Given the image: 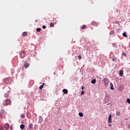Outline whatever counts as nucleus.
I'll return each mask as SVG.
<instances>
[{"label":"nucleus","mask_w":130,"mask_h":130,"mask_svg":"<svg viewBox=\"0 0 130 130\" xmlns=\"http://www.w3.org/2000/svg\"><path fill=\"white\" fill-rule=\"evenodd\" d=\"M26 55V51L25 50H21L19 52V56L20 58H24Z\"/></svg>","instance_id":"1"},{"label":"nucleus","mask_w":130,"mask_h":130,"mask_svg":"<svg viewBox=\"0 0 130 130\" xmlns=\"http://www.w3.org/2000/svg\"><path fill=\"white\" fill-rule=\"evenodd\" d=\"M11 103H12V101L9 99H7L5 100L4 102V106H7V105H10Z\"/></svg>","instance_id":"2"},{"label":"nucleus","mask_w":130,"mask_h":130,"mask_svg":"<svg viewBox=\"0 0 130 130\" xmlns=\"http://www.w3.org/2000/svg\"><path fill=\"white\" fill-rule=\"evenodd\" d=\"M104 83L105 84V86H106V87H107V85H108V79L104 78Z\"/></svg>","instance_id":"3"},{"label":"nucleus","mask_w":130,"mask_h":130,"mask_svg":"<svg viewBox=\"0 0 130 130\" xmlns=\"http://www.w3.org/2000/svg\"><path fill=\"white\" fill-rule=\"evenodd\" d=\"M91 25H92L93 26H95L96 27H97V26H98V25H99V24L98 23H97L95 21H92L91 22Z\"/></svg>","instance_id":"4"},{"label":"nucleus","mask_w":130,"mask_h":130,"mask_svg":"<svg viewBox=\"0 0 130 130\" xmlns=\"http://www.w3.org/2000/svg\"><path fill=\"white\" fill-rule=\"evenodd\" d=\"M111 117H112L111 114H110L109 116V118H108V123H111L112 122Z\"/></svg>","instance_id":"5"},{"label":"nucleus","mask_w":130,"mask_h":130,"mask_svg":"<svg viewBox=\"0 0 130 130\" xmlns=\"http://www.w3.org/2000/svg\"><path fill=\"white\" fill-rule=\"evenodd\" d=\"M24 67V68H25V69L29 68V63H27V61L25 62Z\"/></svg>","instance_id":"6"},{"label":"nucleus","mask_w":130,"mask_h":130,"mask_svg":"<svg viewBox=\"0 0 130 130\" xmlns=\"http://www.w3.org/2000/svg\"><path fill=\"white\" fill-rule=\"evenodd\" d=\"M4 127L5 129L8 130V129L10 128V125H9V124H6L4 125Z\"/></svg>","instance_id":"7"},{"label":"nucleus","mask_w":130,"mask_h":130,"mask_svg":"<svg viewBox=\"0 0 130 130\" xmlns=\"http://www.w3.org/2000/svg\"><path fill=\"white\" fill-rule=\"evenodd\" d=\"M62 91H63V92L64 93V94H68V89H63V90H62Z\"/></svg>","instance_id":"8"},{"label":"nucleus","mask_w":130,"mask_h":130,"mask_svg":"<svg viewBox=\"0 0 130 130\" xmlns=\"http://www.w3.org/2000/svg\"><path fill=\"white\" fill-rule=\"evenodd\" d=\"M119 75H120V76H121V77H122V76H123V70L120 71Z\"/></svg>","instance_id":"9"},{"label":"nucleus","mask_w":130,"mask_h":130,"mask_svg":"<svg viewBox=\"0 0 130 130\" xmlns=\"http://www.w3.org/2000/svg\"><path fill=\"white\" fill-rule=\"evenodd\" d=\"M110 89L111 90H114V87H113V84H112V83H110Z\"/></svg>","instance_id":"10"},{"label":"nucleus","mask_w":130,"mask_h":130,"mask_svg":"<svg viewBox=\"0 0 130 130\" xmlns=\"http://www.w3.org/2000/svg\"><path fill=\"white\" fill-rule=\"evenodd\" d=\"M20 127L21 129H24V128H25V125L21 124L20 126Z\"/></svg>","instance_id":"11"},{"label":"nucleus","mask_w":130,"mask_h":130,"mask_svg":"<svg viewBox=\"0 0 130 130\" xmlns=\"http://www.w3.org/2000/svg\"><path fill=\"white\" fill-rule=\"evenodd\" d=\"M79 116L80 117H83V116H84V114H83V113L80 112V113H79Z\"/></svg>","instance_id":"12"},{"label":"nucleus","mask_w":130,"mask_h":130,"mask_svg":"<svg viewBox=\"0 0 130 130\" xmlns=\"http://www.w3.org/2000/svg\"><path fill=\"white\" fill-rule=\"evenodd\" d=\"M114 34V30H111L110 32V35L111 36H112V35H113Z\"/></svg>","instance_id":"13"},{"label":"nucleus","mask_w":130,"mask_h":130,"mask_svg":"<svg viewBox=\"0 0 130 130\" xmlns=\"http://www.w3.org/2000/svg\"><path fill=\"white\" fill-rule=\"evenodd\" d=\"M81 29H85V28H86V25L83 24V25H82V26H81Z\"/></svg>","instance_id":"14"},{"label":"nucleus","mask_w":130,"mask_h":130,"mask_svg":"<svg viewBox=\"0 0 130 130\" xmlns=\"http://www.w3.org/2000/svg\"><path fill=\"white\" fill-rule=\"evenodd\" d=\"M116 114L117 116H119V115H120V112L119 111H117L116 113Z\"/></svg>","instance_id":"15"},{"label":"nucleus","mask_w":130,"mask_h":130,"mask_svg":"<svg viewBox=\"0 0 130 130\" xmlns=\"http://www.w3.org/2000/svg\"><path fill=\"white\" fill-rule=\"evenodd\" d=\"M28 127L29 128H32L33 127V124H29Z\"/></svg>","instance_id":"16"},{"label":"nucleus","mask_w":130,"mask_h":130,"mask_svg":"<svg viewBox=\"0 0 130 130\" xmlns=\"http://www.w3.org/2000/svg\"><path fill=\"white\" fill-rule=\"evenodd\" d=\"M5 97L6 98H8V97H9V93L6 92V93H5Z\"/></svg>","instance_id":"17"},{"label":"nucleus","mask_w":130,"mask_h":130,"mask_svg":"<svg viewBox=\"0 0 130 130\" xmlns=\"http://www.w3.org/2000/svg\"><path fill=\"white\" fill-rule=\"evenodd\" d=\"M95 83H96V79H93V80L91 81V83H92V84H95Z\"/></svg>","instance_id":"18"},{"label":"nucleus","mask_w":130,"mask_h":130,"mask_svg":"<svg viewBox=\"0 0 130 130\" xmlns=\"http://www.w3.org/2000/svg\"><path fill=\"white\" fill-rule=\"evenodd\" d=\"M0 113H2V114H4L5 113V110H1L0 111Z\"/></svg>","instance_id":"19"},{"label":"nucleus","mask_w":130,"mask_h":130,"mask_svg":"<svg viewBox=\"0 0 130 130\" xmlns=\"http://www.w3.org/2000/svg\"><path fill=\"white\" fill-rule=\"evenodd\" d=\"M36 31H37V32H40V31H41V28H37Z\"/></svg>","instance_id":"20"},{"label":"nucleus","mask_w":130,"mask_h":130,"mask_svg":"<svg viewBox=\"0 0 130 130\" xmlns=\"http://www.w3.org/2000/svg\"><path fill=\"white\" fill-rule=\"evenodd\" d=\"M22 36H27V32H24L23 33Z\"/></svg>","instance_id":"21"},{"label":"nucleus","mask_w":130,"mask_h":130,"mask_svg":"<svg viewBox=\"0 0 130 130\" xmlns=\"http://www.w3.org/2000/svg\"><path fill=\"white\" fill-rule=\"evenodd\" d=\"M123 37H127V36H126V32L123 33Z\"/></svg>","instance_id":"22"},{"label":"nucleus","mask_w":130,"mask_h":130,"mask_svg":"<svg viewBox=\"0 0 130 130\" xmlns=\"http://www.w3.org/2000/svg\"><path fill=\"white\" fill-rule=\"evenodd\" d=\"M50 27H53L54 26V23H51L50 24Z\"/></svg>","instance_id":"23"},{"label":"nucleus","mask_w":130,"mask_h":130,"mask_svg":"<svg viewBox=\"0 0 130 130\" xmlns=\"http://www.w3.org/2000/svg\"><path fill=\"white\" fill-rule=\"evenodd\" d=\"M126 102H127V103L130 104V99H127Z\"/></svg>","instance_id":"24"},{"label":"nucleus","mask_w":130,"mask_h":130,"mask_svg":"<svg viewBox=\"0 0 130 130\" xmlns=\"http://www.w3.org/2000/svg\"><path fill=\"white\" fill-rule=\"evenodd\" d=\"M84 94H85V91H84V90H82L81 94V95H84Z\"/></svg>","instance_id":"25"},{"label":"nucleus","mask_w":130,"mask_h":130,"mask_svg":"<svg viewBox=\"0 0 130 130\" xmlns=\"http://www.w3.org/2000/svg\"><path fill=\"white\" fill-rule=\"evenodd\" d=\"M21 117L22 118H24V117H25V114H21Z\"/></svg>","instance_id":"26"},{"label":"nucleus","mask_w":130,"mask_h":130,"mask_svg":"<svg viewBox=\"0 0 130 130\" xmlns=\"http://www.w3.org/2000/svg\"><path fill=\"white\" fill-rule=\"evenodd\" d=\"M112 60H113V61H115L116 60V58H115V57L113 58Z\"/></svg>","instance_id":"27"},{"label":"nucleus","mask_w":130,"mask_h":130,"mask_svg":"<svg viewBox=\"0 0 130 130\" xmlns=\"http://www.w3.org/2000/svg\"><path fill=\"white\" fill-rule=\"evenodd\" d=\"M39 88L40 89H43V85H40V87H39Z\"/></svg>","instance_id":"28"},{"label":"nucleus","mask_w":130,"mask_h":130,"mask_svg":"<svg viewBox=\"0 0 130 130\" xmlns=\"http://www.w3.org/2000/svg\"><path fill=\"white\" fill-rule=\"evenodd\" d=\"M42 28H43V29H46V26H45V25H43Z\"/></svg>","instance_id":"29"},{"label":"nucleus","mask_w":130,"mask_h":130,"mask_svg":"<svg viewBox=\"0 0 130 130\" xmlns=\"http://www.w3.org/2000/svg\"><path fill=\"white\" fill-rule=\"evenodd\" d=\"M81 58H82V57L81 56V55H79L78 56V59H81Z\"/></svg>","instance_id":"30"},{"label":"nucleus","mask_w":130,"mask_h":130,"mask_svg":"<svg viewBox=\"0 0 130 130\" xmlns=\"http://www.w3.org/2000/svg\"><path fill=\"white\" fill-rule=\"evenodd\" d=\"M0 130H3V127L2 126H0Z\"/></svg>","instance_id":"31"},{"label":"nucleus","mask_w":130,"mask_h":130,"mask_svg":"<svg viewBox=\"0 0 130 130\" xmlns=\"http://www.w3.org/2000/svg\"><path fill=\"white\" fill-rule=\"evenodd\" d=\"M2 115H3V114L2 113H0V117H2Z\"/></svg>","instance_id":"32"},{"label":"nucleus","mask_w":130,"mask_h":130,"mask_svg":"<svg viewBox=\"0 0 130 130\" xmlns=\"http://www.w3.org/2000/svg\"><path fill=\"white\" fill-rule=\"evenodd\" d=\"M81 89H82V90H84V86H82Z\"/></svg>","instance_id":"33"},{"label":"nucleus","mask_w":130,"mask_h":130,"mask_svg":"<svg viewBox=\"0 0 130 130\" xmlns=\"http://www.w3.org/2000/svg\"><path fill=\"white\" fill-rule=\"evenodd\" d=\"M44 85H45V83H43V84L42 85V86H44Z\"/></svg>","instance_id":"34"},{"label":"nucleus","mask_w":130,"mask_h":130,"mask_svg":"<svg viewBox=\"0 0 130 130\" xmlns=\"http://www.w3.org/2000/svg\"><path fill=\"white\" fill-rule=\"evenodd\" d=\"M108 125H109V126H112L111 124H108Z\"/></svg>","instance_id":"35"},{"label":"nucleus","mask_w":130,"mask_h":130,"mask_svg":"<svg viewBox=\"0 0 130 130\" xmlns=\"http://www.w3.org/2000/svg\"><path fill=\"white\" fill-rule=\"evenodd\" d=\"M21 123H24V120L22 121Z\"/></svg>","instance_id":"36"},{"label":"nucleus","mask_w":130,"mask_h":130,"mask_svg":"<svg viewBox=\"0 0 130 130\" xmlns=\"http://www.w3.org/2000/svg\"><path fill=\"white\" fill-rule=\"evenodd\" d=\"M109 104H107V105H109Z\"/></svg>","instance_id":"37"},{"label":"nucleus","mask_w":130,"mask_h":130,"mask_svg":"<svg viewBox=\"0 0 130 130\" xmlns=\"http://www.w3.org/2000/svg\"><path fill=\"white\" fill-rule=\"evenodd\" d=\"M58 130H61V129H59Z\"/></svg>","instance_id":"38"}]
</instances>
